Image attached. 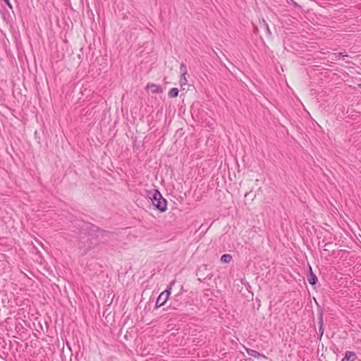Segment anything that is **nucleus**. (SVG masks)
<instances>
[{"label":"nucleus","instance_id":"nucleus-1","mask_svg":"<svg viewBox=\"0 0 361 361\" xmlns=\"http://www.w3.org/2000/svg\"><path fill=\"white\" fill-rule=\"evenodd\" d=\"M150 199L152 204L161 212H164L167 209V202L158 190L155 189L152 191V196L150 197Z\"/></svg>","mask_w":361,"mask_h":361},{"label":"nucleus","instance_id":"nucleus-2","mask_svg":"<svg viewBox=\"0 0 361 361\" xmlns=\"http://www.w3.org/2000/svg\"><path fill=\"white\" fill-rule=\"evenodd\" d=\"M174 281H172L169 286V287L164 291L160 293V295L157 299L155 308L157 309L166 304L171 294V286L174 284Z\"/></svg>","mask_w":361,"mask_h":361},{"label":"nucleus","instance_id":"nucleus-3","mask_svg":"<svg viewBox=\"0 0 361 361\" xmlns=\"http://www.w3.org/2000/svg\"><path fill=\"white\" fill-rule=\"evenodd\" d=\"M181 299H182L181 294L175 295L174 297L173 298L172 300L170 302V307L173 310L179 309L182 305V302L180 301Z\"/></svg>","mask_w":361,"mask_h":361},{"label":"nucleus","instance_id":"nucleus-4","mask_svg":"<svg viewBox=\"0 0 361 361\" xmlns=\"http://www.w3.org/2000/svg\"><path fill=\"white\" fill-rule=\"evenodd\" d=\"M259 27L260 28V30L264 32L265 35L267 37H269L271 36V32L269 29V25L264 19L259 20Z\"/></svg>","mask_w":361,"mask_h":361},{"label":"nucleus","instance_id":"nucleus-5","mask_svg":"<svg viewBox=\"0 0 361 361\" xmlns=\"http://www.w3.org/2000/svg\"><path fill=\"white\" fill-rule=\"evenodd\" d=\"M180 85L181 87L186 85L188 80L185 77V75L187 74V68L186 66L184 63H182L180 67Z\"/></svg>","mask_w":361,"mask_h":361},{"label":"nucleus","instance_id":"nucleus-6","mask_svg":"<svg viewBox=\"0 0 361 361\" xmlns=\"http://www.w3.org/2000/svg\"><path fill=\"white\" fill-rule=\"evenodd\" d=\"M147 90H149L152 93H161L162 92V88L161 86L154 83H149L146 86Z\"/></svg>","mask_w":361,"mask_h":361},{"label":"nucleus","instance_id":"nucleus-7","mask_svg":"<svg viewBox=\"0 0 361 361\" xmlns=\"http://www.w3.org/2000/svg\"><path fill=\"white\" fill-rule=\"evenodd\" d=\"M245 350H246L247 353L249 355H250L252 357H254L255 358H257V359H260V358L266 359L267 358V357L265 355H264L263 354L259 353V352H257V351H256L255 350L245 348Z\"/></svg>","mask_w":361,"mask_h":361},{"label":"nucleus","instance_id":"nucleus-8","mask_svg":"<svg viewBox=\"0 0 361 361\" xmlns=\"http://www.w3.org/2000/svg\"><path fill=\"white\" fill-rule=\"evenodd\" d=\"M307 281L311 285H314L317 282V276L313 274L311 267H310V274L307 276Z\"/></svg>","mask_w":361,"mask_h":361},{"label":"nucleus","instance_id":"nucleus-9","mask_svg":"<svg viewBox=\"0 0 361 361\" xmlns=\"http://www.w3.org/2000/svg\"><path fill=\"white\" fill-rule=\"evenodd\" d=\"M356 357V355L353 352L347 351L345 354L344 357L342 359V361H353Z\"/></svg>","mask_w":361,"mask_h":361},{"label":"nucleus","instance_id":"nucleus-10","mask_svg":"<svg viewBox=\"0 0 361 361\" xmlns=\"http://www.w3.org/2000/svg\"><path fill=\"white\" fill-rule=\"evenodd\" d=\"M178 92H179L178 89L176 87H173L169 90L168 95L170 98H174L178 96Z\"/></svg>","mask_w":361,"mask_h":361},{"label":"nucleus","instance_id":"nucleus-11","mask_svg":"<svg viewBox=\"0 0 361 361\" xmlns=\"http://www.w3.org/2000/svg\"><path fill=\"white\" fill-rule=\"evenodd\" d=\"M232 260V256L229 254H224L221 257L222 263H229Z\"/></svg>","mask_w":361,"mask_h":361},{"label":"nucleus","instance_id":"nucleus-12","mask_svg":"<svg viewBox=\"0 0 361 361\" xmlns=\"http://www.w3.org/2000/svg\"><path fill=\"white\" fill-rule=\"evenodd\" d=\"M341 57L344 59L345 57H348V56L346 55V54H343V53H341V52L335 53V54H333L332 57H331V60H338Z\"/></svg>","mask_w":361,"mask_h":361},{"label":"nucleus","instance_id":"nucleus-13","mask_svg":"<svg viewBox=\"0 0 361 361\" xmlns=\"http://www.w3.org/2000/svg\"><path fill=\"white\" fill-rule=\"evenodd\" d=\"M319 334H320V337H322L323 334H324L323 318H322V314H320V316L319 317Z\"/></svg>","mask_w":361,"mask_h":361},{"label":"nucleus","instance_id":"nucleus-14","mask_svg":"<svg viewBox=\"0 0 361 361\" xmlns=\"http://www.w3.org/2000/svg\"><path fill=\"white\" fill-rule=\"evenodd\" d=\"M260 31V28L259 27V23L255 25V24H253V32L255 33V34H258Z\"/></svg>","mask_w":361,"mask_h":361},{"label":"nucleus","instance_id":"nucleus-15","mask_svg":"<svg viewBox=\"0 0 361 361\" xmlns=\"http://www.w3.org/2000/svg\"><path fill=\"white\" fill-rule=\"evenodd\" d=\"M4 2L6 4V5L10 8H12V5L9 0H4Z\"/></svg>","mask_w":361,"mask_h":361},{"label":"nucleus","instance_id":"nucleus-16","mask_svg":"<svg viewBox=\"0 0 361 361\" xmlns=\"http://www.w3.org/2000/svg\"><path fill=\"white\" fill-rule=\"evenodd\" d=\"M99 233H101L102 234V233H105V231H99Z\"/></svg>","mask_w":361,"mask_h":361},{"label":"nucleus","instance_id":"nucleus-17","mask_svg":"<svg viewBox=\"0 0 361 361\" xmlns=\"http://www.w3.org/2000/svg\"><path fill=\"white\" fill-rule=\"evenodd\" d=\"M359 87L361 88V84H359Z\"/></svg>","mask_w":361,"mask_h":361}]
</instances>
